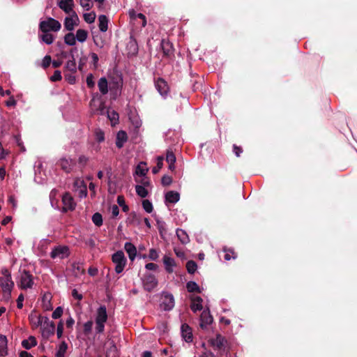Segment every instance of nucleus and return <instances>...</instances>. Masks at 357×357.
Wrapping results in <instances>:
<instances>
[{
    "label": "nucleus",
    "instance_id": "1",
    "mask_svg": "<svg viewBox=\"0 0 357 357\" xmlns=\"http://www.w3.org/2000/svg\"><path fill=\"white\" fill-rule=\"evenodd\" d=\"M210 344L215 351H217L220 356L227 354L229 349L227 339L220 334H217L215 338L210 340Z\"/></svg>",
    "mask_w": 357,
    "mask_h": 357
},
{
    "label": "nucleus",
    "instance_id": "2",
    "mask_svg": "<svg viewBox=\"0 0 357 357\" xmlns=\"http://www.w3.org/2000/svg\"><path fill=\"white\" fill-rule=\"evenodd\" d=\"M61 27L60 22L52 17H48L46 20L42 21L39 24V29L43 33L49 32L50 31H58L61 29Z\"/></svg>",
    "mask_w": 357,
    "mask_h": 357
},
{
    "label": "nucleus",
    "instance_id": "3",
    "mask_svg": "<svg viewBox=\"0 0 357 357\" xmlns=\"http://www.w3.org/2000/svg\"><path fill=\"white\" fill-rule=\"evenodd\" d=\"M112 261L116 264L115 271L121 273L126 264V259L123 251L119 250L112 255Z\"/></svg>",
    "mask_w": 357,
    "mask_h": 357
},
{
    "label": "nucleus",
    "instance_id": "4",
    "mask_svg": "<svg viewBox=\"0 0 357 357\" xmlns=\"http://www.w3.org/2000/svg\"><path fill=\"white\" fill-rule=\"evenodd\" d=\"M70 255V250L67 245H58L54 247L50 252L52 259L59 258L63 259Z\"/></svg>",
    "mask_w": 357,
    "mask_h": 357
},
{
    "label": "nucleus",
    "instance_id": "5",
    "mask_svg": "<svg viewBox=\"0 0 357 357\" xmlns=\"http://www.w3.org/2000/svg\"><path fill=\"white\" fill-rule=\"evenodd\" d=\"M143 284L144 289L150 292L157 287L158 280L155 275L151 273H146L144 275Z\"/></svg>",
    "mask_w": 357,
    "mask_h": 357
},
{
    "label": "nucleus",
    "instance_id": "6",
    "mask_svg": "<svg viewBox=\"0 0 357 357\" xmlns=\"http://www.w3.org/2000/svg\"><path fill=\"white\" fill-rule=\"evenodd\" d=\"M160 306L165 311L171 310L174 306L173 295L168 293L162 294Z\"/></svg>",
    "mask_w": 357,
    "mask_h": 357
},
{
    "label": "nucleus",
    "instance_id": "7",
    "mask_svg": "<svg viewBox=\"0 0 357 357\" xmlns=\"http://www.w3.org/2000/svg\"><path fill=\"white\" fill-rule=\"evenodd\" d=\"M63 204V211H73L75 207L73 198L69 192H66L62 197Z\"/></svg>",
    "mask_w": 357,
    "mask_h": 357
},
{
    "label": "nucleus",
    "instance_id": "8",
    "mask_svg": "<svg viewBox=\"0 0 357 357\" xmlns=\"http://www.w3.org/2000/svg\"><path fill=\"white\" fill-rule=\"evenodd\" d=\"M155 86L160 94L162 96H167L169 92V86L167 82L161 77L155 79Z\"/></svg>",
    "mask_w": 357,
    "mask_h": 357
},
{
    "label": "nucleus",
    "instance_id": "9",
    "mask_svg": "<svg viewBox=\"0 0 357 357\" xmlns=\"http://www.w3.org/2000/svg\"><path fill=\"white\" fill-rule=\"evenodd\" d=\"M33 277L29 271H24L21 275L20 284L22 289L31 288L33 285Z\"/></svg>",
    "mask_w": 357,
    "mask_h": 357
},
{
    "label": "nucleus",
    "instance_id": "10",
    "mask_svg": "<svg viewBox=\"0 0 357 357\" xmlns=\"http://www.w3.org/2000/svg\"><path fill=\"white\" fill-rule=\"evenodd\" d=\"M213 317L211 316L209 310H203L200 316L199 326L202 329H206L207 326L212 324Z\"/></svg>",
    "mask_w": 357,
    "mask_h": 357
},
{
    "label": "nucleus",
    "instance_id": "11",
    "mask_svg": "<svg viewBox=\"0 0 357 357\" xmlns=\"http://www.w3.org/2000/svg\"><path fill=\"white\" fill-rule=\"evenodd\" d=\"M58 165L65 172L70 173L72 171L73 166L75 165V162L72 159L63 158L59 160Z\"/></svg>",
    "mask_w": 357,
    "mask_h": 357
},
{
    "label": "nucleus",
    "instance_id": "12",
    "mask_svg": "<svg viewBox=\"0 0 357 357\" xmlns=\"http://www.w3.org/2000/svg\"><path fill=\"white\" fill-rule=\"evenodd\" d=\"M42 336L43 338L48 340L50 337L54 335L55 324L53 321L48 324V326H43L41 327Z\"/></svg>",
    "mask_w": 357,
    "mask_h": 357
},
{
    "label": "nucleus",
    "instance_id": "13",
    "mask_svg": "<svg viewBox=\"0 0 357 357\" xmlns=\"http://www.w3.org/2000/svg\"><path fill=\"white\" fill-rule=\"evenodd\" d=\"M181 335L187 342H191L193 340L192 328L187 324H183L181 327Z\"/></svg>",
    "mask_w": 357,
    "mask_h": 357
},
{
    "label": "nucleus",
    "instance_id": "14",
    "mask_svg": "<svg viewBox=\"0 0 357 357\" xmlns=\"http://www.w3.org/2000/svg\"><path fill=\"white\" fill-rule=\"evenodd\" d=\"M0 286L2 291L12 290L14 287V282H13L11 277H1Z\"/></svg>",
    "mask_w": 357,
    "mask_h": 357
},
{
    "label": "nucleus",
    "instance_id": "15",
    "mask_svg": "<svg viewBox=\"0 0 357 357\" xmlns=\"http://www.w3.org/2000/svg\"><path fill=\"white\" fill-rule=\"evenodd\" d=\"M128 141V135L126 131L120 130L117 132L116 137V146L121 149L123 146L125 142Z\"/></svg>",
    "mask_w": 357,
    "mask_h": 357
},
{
    "label": "nucleus",
    "instance_id": "16",
    "mask_svg": "<svg viewBox=\"0 0 357 357\" xmlns=\"http://www.w3.org/2000/svg\"><path fill=\"white\" fill-rule=\"evenodd\" d=\"M107 320V309L105 305H101L97 311L96 322L105 323Z\"/></svg>",
    "mask_w": 357,
    "mask_h": 357
},
{
    "label": "nucleus",
    "instance_id": "17",
    "mask_svg": "<svg viewBox=\"0 0 357 357\" xmlns=\"http://www.w3.org/2000/svg\"><path fill=\"white\" fill-rule=\"evenodd\" d=\"M161 48L162 50L163 54L166 56H171L174 52L173 45L169 41H166L162 40L161 42Z\"/></svg>",
    "mask_w": 357,
    "mask_h": 357
},
{
    "label": "nucleus",
    "instance_id": "18",
    "mask_svg": "<svg viewBox=\"0 0 357 357\" xmlns=\"http://www.w3.org/2000/svg\"><path fill=\"white\" fill-rule=\"evenodd\" d=\"M125 250L128 255L129 259L133 261L137 255L136 247L130 242H126L124 245Z\"/></svg>",
    "mask_w": 357,
    "mask_h": 357
},
{
    "label": "nucleus",
    "instance_id": "19",
    "mask_svg": "<svg viewBox=\"0 0 357 357\" xmlns=\"http://www.w3.org/2000/svg\"><path fill=\"white\" fill-rule=\"evenodd\" d=\"M77 64L75 61V55H72V58L67 61L64 66L63 72H70L76 73L77 72Z\"/></svg>",
    "mask_w": 357,
    "mask_h": 357
},
{
    "label": "nucleus",
    "instance_id": "20",
    "mask_svg": "<svg viewBox=\"0 0 357 357\" xmlns=\"http://www.w3.org/2000/svg\"><path fill=\"white\" fill-rule=\"evenodd\" d=\"M180 195L175 191H169L165 195V202L175 204L179 201Z\"/></svg>",
    "mask_w": 357,
    "mask_h": 357
},
{
    "label": "nucleus",
    "instance_id": "21",
    "mask_svg": "<svg viewBox=\"0 0 357 357\" xmlns=\"http://www.w3.org/2000/svg\"><path fill=\"white\" fill-rule=\"evenodd\" d=\"M59 6L66 13H70L73 10V0H61Z\"/></svg>",
    "mask_w": 357,
    "mask_h": 357
},
{
    "label": "nucleus",
    "instance_id": "22",
    "mask_svg": "<svg viewBox=\"0 0 357 357\" xmlns=\"http://www.w3.org/2000/svg\"><path fill=\"white\" fill-rule=\"evenodd\" d=\"M163 263L167 273H171L173 272V267L176 266L175 261L173 258L165 255L163 257Z\"/></svg>",
    "mask_w": 357,
    "mask_h": 357
},
{
    "label": "nucleus",
    "instance_id": "23",
    "mask_svg": "<svg viewBox=\"0 0 357 357\" xmlns=\"http://www.w3.org/2000/svg\"><path fill=\"white\" fill-rule=\"evenodd\" d=\"M191 300H192V304L190 305V307L193 312H197L198 310L199 311V310H202L203 307H202V303L203 300L200 296H195V297L192 298Z\"/></svg>",
    "mask_w": 357,
    "mask_h": 357
},
{
    "label": "nucleus",
    "instance_id": "24",
    "mask_svg": "<svg viewBox=\"0 0 357 357\" xmlns=\"http://www.w3.org/2000/svg\"><path fill=\"white\" fill-rule=\"evenodd\" d=\"M166 161L169 164V169L171 171H174L175 169L174 163L176 162V156L174 153L172 151L168 150L166 153Z\"/></svg>",
    "mask_w": 357,
    "mask_h": 357
},
{
    "label": "nucleus",
    "instance_id": "25",
    "mask_svg": "<svg viewBox=\"0 0 357 357\" xmlns=\"http://www.w3.org/2000/svg\"><path fill=\"white\" fill-rule=\"evenodd\" d=\"M8 340L5 335H0V356H5L8 354Z\"/></svg>",
    "mask_w": 357,
    "mask_h": 357
},
{
    "label": "nucleus",
    "instance_id": "26",
    "mask_svg": "<svg viewBox=\"0 0 357 357\" xmlns=\"http://www.w3.org/2000/svg\"><path fill=\"white\" fill-rule=\"evenodd\" d=\"M110 347L106 351V357H119V352L114 341L110 342Z\"/></svg>",
    "mask_w": 357,
    "mask_h": 357
},
{
    "label": "nucleus",
    "instance_id": "27",
    "mask_svg": "<svg viewBox=\"0 0 357 357\" xmlns=\"http://www.w3.org/2000/svg\"><path fill=\"white\" fill-rule=\"evenodd\" d=\"M98 27L100 31L105 32L108 29V19L106 15H101L98 17Z\"/></svg>",
    "mask_w": 357,
    "mask_h": 357
},
{
    "label": "nucleus",
    "instance_id": "28",
    "mask_svg": "<svg viewBox=\"0 0 357 357\" xmlns=\"http://www.w3.org/2000/svg\"><path fill=\"white\" fill-rule=\"evenodd\" d=\"M176 236L182 244H187L190 238L186 231L181 229H176Z\"/></svg>",
    "mask_w": 357,
    "mask_h": 357
},
{
    "label": "nucleus",
    "instance_id": "29",
    "mask_svg": "<svg viewBox=\"0 0 357 357\" xmlns=\"http://www.w3.org/2000/svg\"><path fill=\"white\" fill-rule=\"evenodd\" d=\"M98 86L100 91V93L102 95H105L108 92V82L105 77H101L98 82Z\"/></svg>",
    "mask_w": 357,
    "mask_h": 357
},
{
    "label": "nucleus",
    "instance_id": "30",
    "mask_svg": "<svg viewBox=\"0 0 357 357\" xmlns=\"http://www.w3.org/2000/svg\"><path fill=\"white\" fill-rule=\"evenodd\" d=\"M37 344V341L35 337L30 336L28 339L24 340L22 342V346L26 349H30Z\"/></svg>",
    "mask_w": 357,
    "mask_h": 357
},
{
    "label": "nucleus",
    "instance_id": "31",
    "mask_svg": "<svg viewBox=\"0 0 357 357\" xmlns=\"http://www.w3.org/2000/svg\"><path fill=\"white\" fill-rule=\"evenodd\" d=\"M127 223L132 225H139L140 218L135 212H131L127 218Z\"/></svg>",
    "mask_w": 357,
    "mask_h": 357
},
{
    "label": "nucleus",
    "instance_id": "32",
    "mask_svg": "<svg viewBox=\"0 0 357 357\" xmlns=\"http://www.w3.org/2000/svg\"><path fill=\"white\" fill-rule=\"evenodd\" d=\"M128 50V54L131 55H135L138 52V46L135 40H130L127 45Z\"/></svg>",
    "mask_w": 357,
    "mask_h": 357
},
{
    "label": "nucleus",
    "instance_id": "33",
    "mask_svg": "<svg viewBox=\"0 0 357 357\" xmlns=\"http://www.w3.org/2000/svg\"><path fill=\"white\" fill-rule=\"evenodd\" d=\"M88 36V32L87 31L84 29H79L76 32L75 38L81 43L84 42Z\"/></svg>",
    "mask_w": 357,
    "mask_h": 357
},
{
    "label": "nucleus",
    "instance_id": "34",
    "mask_svg": "<svg viewBox=\"0 0 357 357\" xmlns=\"http://www.w3.org/2000/svg\"><path fill=\"white\" fill-rule=\"evenodd\" d=\"M186 288L188 292H201L199 285L195 282L193 281H190L187 282Z\"/></svg>",
    "mask_w": 357,
    "mask_h": 357
},
{
    "label": "nucleus",
    "instance_id": "35",
    "mask_svg": "<svg viewBox=\"0 0 357 357\" xmlns=\"http://www.w3.org/2000/svg\"><path fill=\"white\" fill-rule=\"evenodd\" d=\"M223 251L225 253L224 259L227 261H229L231 259H236L237 257L234 250L231 248H224Z\"/></svg>",
    "mask_w": 357,
    "mask_h": 357
},
{
    "label": "nucleus",
    "instance_id": "36",
    "mask_svg": "<svg viewBox=\"0 0 357 357\" xmlns=\"http://www.w3.org/2000/svg\"><path fill=\"white\" fill-rule=\"evenodd\" d=\"M77 24L74 22V20H73L72 17H66L65 18V21H64V27L68 30V31H73L74 29V26L75 25H76Z\"/></svg>",
    "mask_w": 357,
    "mask_h": 357
},
{
    "label": "nucleus",
    "instance_id": "37",
    "mask_svg": "<svg viewBox=\"0 0 357 357\" xmlns=\"http://www.w3.org/2000/svg\"><path fill=\"white\" fill-rule=\"evenodd\" d=\"M64 42L68 45H74L76 43V38L73 33H68L64 36Z\"/></svg>",
    "mask_w": 357,
    "mask_h": 357
},
{
    "label": "nucleus",
    "instance_id": "38",
    "mask_svg": "<svg viewBox=\"0 0 357 357\" xmlns=\"http://www.w3.org/2000/svg\"><path fill=\"white\" fill-rule=\"evenodd\" d=\"M68 349V344L65 341H63L60 345L59 349L56 352V357H64V354L66 352Z\"/></svg>",
    "mask_w": 357,
    "mask_h": 357
},
{
    "label": "nucleus",
    "instance_id": "39",
    "mask_svg": "<svg viewBox=\"0 0 357 357\" xmlns=\"http://www.w3.org/2000/svg\"><path fill=\"white\" fill-rule=\"evenodd\" d=\"M92 221L96 226H97V227L102 226V215L98 212L95 213L92 216Z\"/></svg>",
    "mask_w": 357,
    "mask_h": 357
},
{
    "label": "nucleus",
    "instance_id": "40",
    "mask_svg": "<svg viewBox=\"0 0 357 357\" xmlns=\"http://www.w3.org/2000/svg\"><path fill=\"white\" fill-rule=\"evenodd\" d=\"M135 190L137 195L142 198H145L149 194L148 190L144 186L140 185H137Z\"/></svg>",
    "mask_w": 357,
    "mask_h": 357
},
{
    "label": "nucleus",
    "instance_id": "41",
    "mask_svg": "<svg viewBox=\"0 0 357 357\" xmlns=\"http://www.w3.org/2000/svg\"><path fill=\"white\" fill-rule=\"evenodd\" d=\"M186 268L189 273L193 274L197 268V265L195 261L190 260L186 263Z\"/></svg>",
    "mask_w": 357,
    "mask_h": 357
},
{
    "label": "nucleus",
    "instance_id": "42",
    "mask_svg": "<svg viewBox=\"0 0 357 357\" xmlns=\"http://www.w3.org/2000/svg\"><path fill=\"white\" fill-rule=\"evenodd\" d=\"M41 40L47 45H50L54 41V36L49 32L44 33L41 36Z\"/></svg>",
    "mask_w": 357,
    "mask_h": 357
},
{
    "label": "nucleus",
    "instance_id": "43",
    "mask_svg": "<svg viewBox=\"0 0 357 357\" xmlns=\"http://www.w3.org/2000/svg\"><path fill=\"white\" fill-rule=\"evenodd\" d=\"M43 307L45 310H52V306L50 303V297L47 295H45L43 298Z\"/></svg>",
    "mask_w": 357,
    "mask_h": 357
},
{
    "label": "nucleus",
    "instance_id": "44",
    "mask_svg": "<svg viewBox=\"0 0 357 357\" xmlns=\"http://www.w3.org/2000/svg\"><path fill=\"white\" fill-rule=\"evenodd\" d=\"M163 160H164V157L163 156H158L157 158V164H156V166L154 167L152 169V172L153 174H157L159 170L163 166Z\"/></svg>",
    "mask_w": 357,
    "mask_h": 357
},
{
    "label": "nucleus",
    "instance_id": "45",
    "mask_svg": "<svg viewBox=\"0 0 357 357\" xmlns=\"http://www.w3.org/2000/svg\"><path fill=\"white\" fill-rule=\"evenodd\" d=\"M65 79L70 84H73L76 82L75 73L70 72H63Z\"/></svg>",
    "mask_w": 357,
    "mask_h": 357
},
{
    "label": "nucleus",
    "instance_id": "46",
    "mask_svg": "<svg viewBox=\"0 0 357 357\" xmlns=\"http://www.w3.org/2000/svg\"><path fill=\"white\" fill-rule=\"evenodd\" d=\"M145 163H140L137 165L136 168V174L139 176H144L146 175L148 169L144 167L143 165H145Z\"/></svg>",
    "mask_w": 357,
    "mask_h": 357
},
{
    "label": "nucleus",
    "instance_id": "47",
    "mask_svg": "<svg viewBox=\"0 0 357 357\" xmlns=\"http://www.w3.org/2000/svg\"><path fill=\"white\" fill-rule=\"evenodd\" d=\"M142 207L146 212L149 213H151L153 209L152 203L148 199H144L142 201Z\"/></svg>",
    "mask_w": 357,
    "mask_h": 357
},
{
    "label": "nucleus",
    "instance_id": "48",
    "mask_svg": "<svg viewBox=\"0 0 357 357\" xmlns=\"http://www.w3.org/2000/svg\"><path fill=\"white\" fill-rule=\"evenodd\" d=\"M93 321H88L84 324L83 331L85 335H89L92 330Z\"/></svg>",
    "mask_w": 357,
    "mask_h": 357
},
{
    "label": "nucleus",
    "instance_id": "49",
    "mask_svg": "<svg viewBox=\"0 0 357 357\" xmlns=\"http://www.w3.org/2000/svg\"><path fill=\"white\" fill-rule=\"evenodd\" d=\"M84 19L87 23L91 24L95 21L96 14L94 13H85L84 15Z\"/></svg>",
    "mask_w": 357,
    "mask_h": 357
},
{
    "label": "nucleus",
    "instance_id": "50",
    "mask_svg": "<svg viewBox=\"0 0 357 357\" xmlns=\"http://www.w3.org/2000/svg\"><path fill=\"white\" fill-rule=\"evenodd\" d=\"M63 308L61 307H57L52 314V317L54 319L60 318L63 314Z\"/></svg>",
    "mask_w": 357,
    "mask_h": 357
},
{
    "label": "nucleus",
    "instance_id": "51",
    "mask_svg": "<svg viewBox=\"0 0 357 357\" xmlns=\"http://www.w3.org/2000/svg\"><path fill=\"white\" fill-rule=\"evenodd\" d=\"M51 63H52L51 56L50 55H46L43 59L41 66L44 69H46L47 68H48L50 66Z\"/></svg>",
    "mask_w": 357,
    "mask_h": 357
},
{
    "label": "nucleus",
    "instance_id": "52",
    "mask_svg": "<svg viewBox=\"0 0 357 357\" xmlns=\"http://www.w3.org/2000/svg\"><path fill=\"white\" fill-rule=\"evenodd\" d=\"M61 79H62L61 73L59 70H55L54 72L53 75L51 76V77H50V80L52 82H58V81L61 80Z\"/></svg>",
    "mask_w": 357,
    "mask_h": 357
},
{
    "label": "nucleus",
    "instance_id": "53",
    "mask_svg": "<svg viewBox=\"0 0 357 357\" xmlns=\"http://www.w3.org/2000/svg\"><path fill=\"white\" fill-rule=\"evenodd\" d=\"M172 183V178L167 175H164L161 179V183L164 186H168Z\"/></svg>",
    "mask_w": 357,
    "mask_h": 357
},
{
    "label": "nucleus",
    "instance_id": "54",
    "mask_svg": "<svg viewBox=\"0 0 357 357\" xmlns=\"http://www.w3.org/2000/svg\"><path fill=\"white\" fill-rule=\"evenodd\" d=\"M93 75L92 74H89L86 77V84L87 86L90 89L93 88L95 86V82L93 81Z\"/></svg>",
    "mask_w": 357,
    "mask_h": 357
},
{
    "label": "nucleus",
    "instance_id": "55",
    "mask_svg": "<svg viewBox=\"0 0 357 357\" xmlns=\"http://www.w3.org/2000/svg\"><path fill=\"white\" fill-rule=\"evenodd\" d=\"M63 331V323L62 321H60L57 325V328H56V335L59 339L62 337Z\"/></svg>",
    "mask_w": 357,
    "mask_h": 357
},
{
    "label": "nucleus",
    "instance_id": "56",
    "mask_svg": "<svg viewBox=\"0 0 357 357\" xmlns=\"http://www.w3.org/2000/svg\"><path fill=\"white\" fill-rule=\"evenodd\" d=\"M87 56H82L79 60V65H78V69L80 70V71H82L84 66L86 65V61H87Z\"/></svg>",
    "mask_w": 357,
    "mask_h": 357
},
{
    "label": "nucleus",
    "instance_id": "57",
    "mask_svg": "<svg viewBox=\"0 0 357 357\" xmlns=\"http://www.w3.org/2000/svg\"><path fill=\"white\" fill-rule=\"evenodd\" d=\"M149 257L150 259L153 261H155L158 258V253L155 249H151L149 250Z\"/></svg>",
    "mask_w": 357,
    "mask_h": 357
},
{
    "label": "nucleus",
    "instance_id": "58",
    "mask_svg": "<svg viewBox=\"0 0 357 357\" xmlns=\"http://www.w3.org/2000/svg\"><path fill=\"white\" fill-rule=\"evenodd\" d=\"M96 331L97 333H102L105 330V323L96 322Z\"/></svg>",
    "mask_w": 357,
    "mask_h": 357
},
{
    "label": "nucleus",
    "instance_id": "59",
    "mask_svg": "<svg viewBox=\"0 0 357 357\" xmlns=\"http://www.w3.org/2000/svg\"><path fill=\"white\" fill-rule=\"evenodd\" d=\"M108 118L112 121H118L119 120V114L117 112H116L115 111H112L111 112H108Z\"/></svg>",
    "mask_w": 357,
    "mask_h": 357
},
{
    "label": "nucleus",
    "instance_id": "60",
    "mask_svg": "<svg viewBox=\"0 0 357 357\" xmlns=\"http://www.w3.org/2000/svg\"><path fill=\"white\" fill-rule=\"evenodd\" d=\"M96 140L98 142H102L105 140V135H104V132L101 130H99V131H97L96 132Z\"/></svg>",
    "mask_w": 357,
    "mask_h": 357
},
{
    "label": "nucleus",
    "instance_id": "61",
    "mask_svg": "<svg viewBox=\"0 0 357 357\" xmlns=\"http://www.w3.org/2000/svg\"><path fill=\"white\" fill-rule=\"evenodd\" d=\"M233 151L237 157H239L241 155V153L243 152V149L241 146H237L236 144H234Z\"/></svg>",
    "mask_w": 357,
    "mask_h": 357
},
{
    "label": "nucleus",
    "instance_id": "62",
    "mask_svg": "<svg viewBox=\"0 0 357 357\" xmlns=\"http://www.w3.org/2000/svg\"><path fill=\"white\" fill-rule=\"evenodd\" d=\"M91 56L94 68H96L98 67V62L99 60L98 56L97 54L92 52L91 53Z\"/></svg>",
    "mask_w": 357,
    "mask_h": 357
},
{
    "label": "nucleus",
    "instance_id": "63",
    "mask_svg": "<svg viewBox=\"0 0 357 357\" xmlns=\"http://www.w3.org/2000/svg\"><path fill=\"white\" fill-rule=\"evenodd\" d=\"M11 291H12V290L3 291V299L5 301L8 302L10 299V298H11Z\"/></svg>",
    "mask_w": 357,
    "mask_h": 357
},
{
    "label": "nucleus",
    "instance_id": "64",
    "mask_svg": "<svg viewBox=\"0 0 357 357\" xmlns=\"http://www.w3.org/2000/svg\"><path fill=\"white\" fill-rule=\"evenodd\" d=\"M88 160L89 158L87 157H86L85 155H81L79 158L78 162L80 165L84 167L86 165Z\"/></svg>",
    "mask_w": 357,
    "mask_h": 357
}]
</instances>
